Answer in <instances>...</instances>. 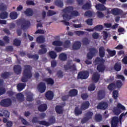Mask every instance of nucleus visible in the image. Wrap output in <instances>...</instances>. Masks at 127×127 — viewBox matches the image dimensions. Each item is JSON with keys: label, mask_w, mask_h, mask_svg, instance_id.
Instances as JSON below:
<instances>
[{"label": "nucleus", "mask_w": 127, "mask_h": 127, "mask_svg": "<svg viewBox=\"0 0 127 127\" xmlns=\"http://www.w3.org/2000/svg\"><path fill=\"white\" fill-rule=\"evenodd\" d=\"M13 42V44L15 46H20V44H21V41L16 38L14 39Z\"/></svg>", "instance_id": "obj_38"}, {"label": "nucleus", "mask_w": 127, "mask_h": 127, "mask_svg": "<svg viewBox=\"0 0 127 127\" xmlns=\"http://www.w3.org/2000/svg\"><path fill=\"white\" fill-rule=\"evenodd\" d=\"M88 91L90 92H93V91H95L96 90V84L94 83H91L88 87Z\"/></svg>", "instance_id": "obj_44"}, {"label": "nucleus", "mask_w": 127, "mask_h": 127, "mask_svg": "<svg viewBox=\"0 0 127 127\" xmlns=\"http://www.w3.org/2000/svg\"><path fill=\"white\" fill-rule=\"evenodd\" d=\"M116 86L118 89H120V88H122V86H123V82L121 80H118L116 82Z\"/></svg>", "instance_id": "obj_60"}, {"label": "nucleus", "mask_w": 127, "mask_h": 127, "mask_svg": "<svg viewBox=\"0 0 127 127\" xmlns=\"http://www.w3.org/2000/svg\"><path fill=\"white\" fill-rule=\"evenodd\" d=\"M107 65H105L104 63L99 64L97 66V70L98 72L101 73H104L105 70H107Z\"/></svg>", "instance_id": "obj_11"}, {"label": "nucleus", "mask_w": 127, "mask_h": 127, "mask_svg": "<svg viewBox=\"0 0 127 127\" xmlns=\"http://www.w3.org/2000/svg\"><path fill=\"white\" fill-rule=\"evenodd\" d=\"M106 97V90H100L97 92V99L99 100H103Z\"/></svg>", "instance_id": "obj_13"}, {"label": "nucleus", "mask_w": 127, "mask_h": 127, "mask_svg": "<svg viewBox=\"0 0 127 127\" xmlns=\"http://www.w3.org/2000/svg\"><path fill=\"white\" fill-rule=\"evenodd\" d=\"M10 76V73L9 72L5 71L1 74L0 77L2 79H8Z\"/></svg>", "instance_id": "obj_33"}, {"label": "nucleus", "mask_w": 127, "mask_h": 127, "mask_svg": "<svg viewBox=\"0 0 127 127\" xmlns=\"http://www.w3.org/2000/svg\"><path fill=\"white\" fill-rule=\"evenodd\" d=\"M91 7V3L87 2L82 6V9L86 10V9H90Z\"/></svg>", "instance_id": "obj_39"}, {"label": "nucleus", "mask_w": 127, "mask_h": 127, "mask_svg": "<svg viewBox=\"0 0 127 127\" xmlns=\"http://www.w3.org/2000/svg\"><path fill=\"white\" fill-rule=\"evenodd\" d=\"M49 54L52 59H55L57 57V54L53 51H50Z\"/></svg>", "instance_id": "obj_41"}, {"label": "nucleus", "mask_w": 127, "mask_h": 127, "mask_svg": "<svg viewBox=\"0 0 127 127\" xmlns=\"http://www.w3.org/2000/svg\"><path fill=\"white\" fill-rule=\"evenodd\" d=\"M78 95V90L76 89L70 90L68 92V96L69 97H76Z\"/></svg>", "instance_id": "obj_25"}, {"label": "nucleus", "mask_w": 127, "mask_h": 127, "mask_svg": "<svg viewBox=\"0 0 127 127\" xmlns=\"http://www.w3.org/2000/svg\"><path fill=\"white\" fill-rule=\"evenodd\" d=\"M39 124H40V125H42V126H45L46 127H49V126H51V124L49 122L45 121H39Z\"/></svg>", "instance_id": "obj_46"}, {"label": "nucleus", "mask_w": 127, "mask_h": 127, "mask_svg": "<svg viewBox=\"0 0 127 127\" xmlns=\"http://www.w3.org/2000/svg\"><path fill=\"white\" fill-rule=\"evenodd\" d=\"M114 69L117 72H119L122 69V64L121 63H116L114 65Z\"/></svg>", "instance_id": "obj_35"}, {"label": "nucleus", "mask_w": 127, "mask_h": 127, "mask_svg": "<svg viewBox=\"0 0 127 127\" xmlns=\"http://www.w3.org/2000/svg\"><path fill=\"white\" fill-rule=\"evenodd\" d=\"M73 10H74V7L73 6H68L63 9V11L64 14L63 15V17L64 19L65 20H70V19H71L72 15H69L68 13H70L71 14Z\"/></svg>", "instance_id": "obj_2"}, {"label": "nucleus", "mask_w": 127, "mask_h": 127, "mask_svg": "<svg viewBox=\"0 0 127 127\" xmlns=\"http://www.w3.org/2000/svg\"><path fill=\"white\" fill-rule=\"evenodd\" d=\"M57 75L58 76V78L60 79L61 78H63V76H64V73H63L62 70H59L57 72Z\"/></svg>", "instance_id": "obj_53"}, {"label": "nucleus", "mask_w": 127, "mask_h": 127, "mask_svg": "<svg viewBox=\"0 0 127 127\" xmlns=\"http://www.w3.org/2000/svg\"><path fill=\"white\" fill-rule=\"evenodd\" d=\"M90 106V102L89 101H85L82 103L81 106V110L85 111V110H87L88 108H89Z\"/></svg>", "instance_id": "obj_26"}, {"label": "nucleus", "mask_w": 127, "mask_h": 127, "mask_svg": "<svg viewBox=\"0 0 127 127\" xmlns=\"http://www.w3.org/2000/svg\"><path fill=\"white\" fill-rule=\"evenodd\" d=\"M54 3L58 7H63L64 6V3L61 0H55Z\"/></svg>", "instance_id": "obj_28"}, {"label": "nucleus", "mask_w": 127, "mask_h": 127, "mask_svg": "<svg viewBox=\"0 0 127 127\" xmlns=\"http://www.w3.org/2000/svg\"><path fill=\"white\" fill-rule=\"evenodd\" d=\"M53 45H54V46H62L63 45V42L60 41H54L53 42Z\"/></svg>", "instance_id": "obj_43"}, {"label": "nucleus", "mask_w": 127, "mask_h": 127, "mask_svg": "<svg viewBox=\"0 0 127 127\" xmlns=\"http://www.w3.org/2000/svg\"><path fill=\"white\" fill-rule=\"evenodd\" d=\"M70 14L71 16H78L79 15V12H78V11L74 10L71 12V13Z\"/></svg>", "instance_id": "obj_62"}, {"label": "nucleus", "mask_w": 127, "mask_h": 127, "mask_svg": "<svg viewBox=\"0 0 127 127\" xmlns=\"http://www.w3.org/2000/svg\"><path fill=\"white\" fill-rule=\"evenodd\" d=\"M43 81L46 82L48 85L53 86L54 85V79L51 77L44 78Z\"/></svg>", "instance_id": "obj_19"}, {"label": "nucleus", "mask_w": 127, "mask_h": 127, "mask_svg": "<svg viewBox=\"0 0 127 127\" xmlns=\"http://www.w3.org/2000/svg\"><path fill=\"white\" fill-rule=\"evenodd\" d=\"M7 94L10 97H13V96H16V95L15 92L10 90L7 92Z\"/></svg>", "instance_id": "obj_58"}, {"label": "nucleus", "mask_w": 127, "mask_h": 127, "mask_svg": "<svg viewBox=\"0 0 127 127\" xmlns=\"http://www.w3.org/2000/svg\"><path fill=\"white\" fill-rule=\"evenodd\" d=\"M22 68H21V66L17 64L15 65L13 67V71L15 74L17 75H19V74H21V70Z\"/></svg>", "instance_id": "obj_17"}, {"label": "nucleus", "mask_w": 127, "mask_h": 127, "mask_svg": "<svg viewBox=\"0 0 127 127\" xmlns=\"http://www.w3.org/2000/svg\"><path fill=\"white\" fill-rule=\"evenodd\" d=\"M71 44V42L69 40H66L63 44L64 48H68Z\"/></svg>", "instance_id": "obj_51"}, {"label": "nucleus", "mask_w": 127, "mask_h": 127, "mask_svg": "<svg viewBox=\"0 0 127 127\" xmlns=\"http://www.w3.org/2000/svg\"><path fill=\"white\" fill-rule=\"evenodd\" d=\"M89 73L87 70L79 71L78 73L77 78L80 80H86L89 77Z\"/></svg>", "instance_id": "obj_7"}, {"label": "nucleus", "mask_w": 127, "mask_h": 127, "mask_svg": "<svg viewBox=\"0 0 127 127\" xmlns=\"http://www.w3.org/2000/svg\"><path fill=\"white\" fill-rule=\"evenodd\" d=\"M12 104V101H11L10 98L4 99L0 102V105L4 108H8V107H10Z\"/></svg>", "instance_id": "obj_6"}, {"label": "nucleus", "mask_w": 127, "mask_h": 127, "mask_svg": "<svg viewBox=\"0 0 127 127\" xmlns=\"http://www.w3.org/2000/svg\"><path fill=\"white\" fill-rule=\"evenodd\" d=\"M26 100L28 102H32V101H33V96H32V94L27 95Z\"/></svg>", "instance_id": "obj_57"}, {"label": "nucleus", "mask_w": 127, "mask_h": 127, "mask_svg": "<svg viewBox=\"0 0 127 127\" xmlns=\"http://www.w3.org/2000/svg\"><path fill=\"white\" fill-rule=\"evenodd\" d=\"M104 27L102 25H98L94 27V29L97 31L102 30Z\"/></svg>", "instance_id": "obj_63"}, {"label": "nucleus", "mask_w": 127, "mask_h": 127, "mask_svg": "<svg viewBox=\"0 0 127 127\" xmlns=\"http://www.w3.org/2000/svg\"><path fill=\"white\" fill-rule=\"evenodd\" d=\"M92 80L95 83L99 82V80H100V74L98 72H95L93 73Z\"/></svg>", "instance_id": "obj_22"}, {"label": "nucleus", "mask_w": 127, "mask_h": 127, "mask_svg": "<svg viewBox=\"0 0 127 127\" xmlns=\"http://www.w3.org/2000/svg\"><path fill=\"white\" fill-rule=\"evenodd\" d=\"M26 86V84L20 83L17 85V89L19 92H20L23 90Z\"/></svg>", "instance_id": "obj_29"}, {"label": "nucleus", "mask_w": 127, "mask_h": 127, "mask_svg": "<svg viewBox=\"0 0 127 127\" xmlns=\"http://www.w3.org/2000/svg\"><path fill=\"white\" fill-rule=\"evenodd\" d=\"M55 111L59 115H62L64 113L63 107L60 105H57L55 107Z\"/></svg>", "instance_id": "obj_21"}, {"label": "nucleus", "mask_w": 127, "mask_h": 127, "mask_svg": "<svg viewBox=\"0 0 127 127\" xmlns=\"http://www.w3.org/2000/svg\"><path fill=\"white\" fill-rule=\"evenodd\" d=\"M96 14L98 18H103V17L105 16V15L103 14V12H101L100 11H97L96 12Z\"/></svg>", "instance_id": "obj_55"}, {"label": "nucleus", "mask_w": 127, "mask_h": 127, "mask_svg": "<svg viewBox=\"0 0 127 127\" xmlns=\"http://www.w3.org/2000/svg\"><path fill=\"white\" fill-rule=\"evenodd\" d=\"M113 97L115 100H117L119 98V91L118 90H114L113 92Z\"/></svg>", "instance_id": "obj_52"}, {"label": "nucleus", "mask_w": 127, "mask_h": 127, "mask_svg": "<svg viewBox=\"0 0 127 127\" xmlns=\"http://www.w3.org/2000/svg\"><path fill=\"white\" fill-rule=\"evenodd\" d=\"M119 123H120V119L119 117L115 116L113 117L111 121V127H119Z\"/></svg>", "instance_id": "obj_10"}, {"label": "nucleus", "mask_w": 127, "mask_h": 127, "mask_svg": "<svg viewBox=\"0 0 127 127\" xmlns=\"http://www.w3.org/2000/svg\"><path fill=\"white\" fill-rule=\"evenodd\" d=\"M81 45H82L81 42L75 41L72 44V48L73 50H79L81 48Z\"/></svg>", "instance_id": "obj_15"}, {"label": "nucleus", "mask_w": 127, "mask_h": 127, "mask_svg": "<svg viewBox=\"0 0 127 127\" xmlns=\"http://www.w3.org/2000/svg\"><path fill=\"white\" fill-rule=\"evenodd\" d=\"M64 68L65 71L70 70V72H73L74 71H77V67L75 64H72V62L68 61L66 64L64 65Z\"/></svg>", "instance_id": "obj_4"}, {"label": "nucleus", "mask_w": 127, "mask_h": 127, "mask_svg": "<svg viewBox=\"0 0 127 127\" xmlns=\"http://www.w3.org/2000/svg\"><path fill=\"white\" fill-rule=\"evenodd\" d=\"M82 112L79 109L78 107H76L74 109V114L75 116H80L81 115Z\"/></svg>", "instance_id": "obj_40"}, {"label": "nucleus", "mask_w": 127, "mask_h": 127, "mask_svg": "<svg viewBox=\"0 0 127 127\" xmlns=\"http://www.w3.org/2000/svg\"><path fill=\"white\" fill-rule=\"evenodd\" d=\"M46 47V46L44 44L40 45V48H41V49L38 51V53L39 55H43V54H45L47 52V49Z\"/></svg>", "instance_id": "obj_14"}, {"label": "nucleus", "mask_w": 127, "mask_h": 127, "mask_svg": "<svg viewBox=\"0 0 127 127\" xmlns=\"http://www.w3.org/2000/svg\"><path fill=\"white\" fill-rule=\"evenodd\" d=\"M89 52L87 55V58L88 60H92L93 57L96 55V53L98 52V50L95 48H90L89 49Z\"/></svg>", "instance_id": "obj_8"}, {"label": "nucleus", "mask_w": 127, "mask_h": 127, "mask_svg": "<svg viewBox=\"0 0 127 127\" xmlns=\"http://www.w3.org/2000/svg\"><path fill=\"white\" fill-rule=\"evenodd\" d=\"M93 115H94L93 112L91 111H88L86 114H85V116H86V118L89 120H91V119H92V117H93Z\"/></svg>", "instance_id": "obj_49"}, {"label": "nucleus", "mask_w": 127, "mask_h": 127, "mask_svg": "<svg viewBox=\"0 0 127 127\" xmlns=\"http://www.w3.org/2000/svg\"><path fill=\"white\" fill-rule=\"evenodd\" d=\"M6 10V6L3 5V3H0V10L1 11H4Z\"/></svg>", "instance_id": "obj_56"}, {"label": "nucleus", "mask_w": 127, "mask_h": 127, "mask_svg": "<svg viewBox=\"0 0 127 127\" xmlns=\"http://www.w3.org/2000/svg\"><path fill=\"white\" fill-rule=\"evenodd\" d=\"M116 88V84L114 83H111L108 86V89L109 91H113Z\"/></svg>", "instance_id": "obj_48"}, {"label": "nucleus", "mask_w": 127, "mask_h": 127, "mask_svg": "<svg viewBox=\"0 0 127 127\" xmlns=\"http://www.w3.org/2000/svg\"><path fill=\"white\" fill-rule=\"evenodd\" d=\"M108 108V103L107 102H100L97 106V109L99 110H106Z\"/></svg>", "instance_id": "obj_20"}, {"label": "nucleus", "mask_w": 127, "mask_h": 127, "mask_svg": "<svg viewBox=\"0 0 127 127\" xmlns=\"http://www.w3.org/2000/svg\"><path fill=\"white\" fill-rule=\"evenodd\" d=\"M38 110L39 112H45L47 110V105L46 104L40 105L38 107Z\"/></svg>", "instance_id": "obj_24"}, {"label": "nucleus", "mask_w": 127, "mask_h": 127, "mask_svg": "<svg viewBox=\"0 0 127 127\" xmlns=\"http://www.w3.org/2000/svg\"><path fill=\"white\" fill-rule=\"evenodd\" d=\"M3 40L5 43H9V37L7 36H4L3 38Z\"/></svg>", "instance_id": "obj_64"}, {"label": "nucleus", "mask_w": 127, "mask_h": 127, "mask_svg": "<svg viewBox=\"0 0 127 127\" xmlns=\"http://www.w3.org/2000/svg\"><path fill=\"white\" fill-rule=\"evenodd\" d=\"M122 111H126V107L122 105L121 103H118L117 104V108L114 109V113L116 116H119Z\"/></svg>", "instance_id": "obj_9"}, {"label": "nucleus", "mask_w": 127, "mask_h": 127, "mask_svg": "<svg viewBox=\"0 0 127 127\" xmlns=\"http://www.w3.org/2000/svg\"><path fill=\"white\" fill-rule=\"evenodd\" d=\"M45 97L47 100H53V98H54V93H53V92L52 91L49 90L46 93Z\"/></svg>", "instance_id": "obj_18"}, {"label": "nucleus", "mask_w": 127, "mask_h": 127, "mask_svg": "<svg viewBox=\"0 0 127 127\" xmlns=\"http://www.w3.org/2000/svg\"><path fill=\"white\" fill-rule=\"evenodd\" d=\"M24 13H25L27 16H32V15H33V10L30 8H28L24 12Z\"/></svg>", "instance_id": "obj_27"}, {"label": "nucleus", "mask_w": 127, "mask_h": 127, "mask_svg": "<svg viewBox=\"0 0 127 127\" xmlns=\"http://www.w3.org/2000/svg\"><path fill=\"white\" fill-rule=\"evenodd\" d=\"M8 17V13L6 11L2 12L0 13V18L1 19H6Z\"/></svg>", "instance_id": "obj_34"}, {"label": "nucleus", "mask_w": 127, "mask_h": 127, "mask_svg": "<svg viewBox=\"0 0 127 127\" xmlns=\"http://www.w3.org/2000/svg\"><path fill=\"white\" fill-rule=\"evenodd\" d=\"M82 43L83 45H88V44H90V40L87 38H84L82 40Z\"/></svg>", "instance_id": "obj_54"}, {"label": "nucleus", "mask_w": 127, "mask_h": 127, "mask_svg": "<svg viewBox=\"0 0 127 127\" xmlns=\"http://www.w3.org/2000/svg\"><path fill=\"white\" fill-rule=\"evenodd\" d=\"M38 89L40 92L44 93L46 91V84L45 82H40L38 85Z\"/></svg>", "instance_id": "obj_12"}, {"label": "nucleus", "mask_w": 127, "mask_h": 127, "mask_svg": "<svg viewBox=\"0 0 127 127\" xmlns=\"http://www.w3.org/2000/svg\"><path fill=\"white\" fill-rule=\"evenodd\" d=\"M84 16L87 17H92L93 16V12L91 10H88L84 13Z\"/></svg>", "instance_id": "obj_50"}, {"label": "nucleus", "mask_w": 127, "mask_h": 127, "mask_svg": "<svg viewBox=\"0 0 127 127\" xmlns=\"http://www.w3.org/2000/svg\"><path fill=\"white\" fill-rule=\"evenodd\" d=\"M36 41L37 43H44L45 42V38L43 36H39L37 37Z\"/></svg>", "instance_id": "obj_31"}, {"label": "nucleus", "mask_w": 127, "mask_h": 127, "mask_svg": "<svg viewBox=\"0 0 127 127\" xmlns=\"http://www.w3.org/2000/svg\"><path fill=\"white\" fill-rule=\"evenodd\" d=\"M49 123L51 124V125L52 124H55V117H54V116H51L49 120Z\"/></svg>", "instance_id": "obj_59"}, {"label": "nucleus", "mask_w": 127, "mask_h": 127, "mask_svg": "<svg viewBox=\"0 0 127 127\" xmlns=\"http://www.w3.org/2000/svg\"><path fill=\"white\" fill-rule=\"evenodd\" d=\"M102 115L101 114H96L95 117V121L97 123H100L102 121Z\"/></svg>", "instance_id": "obj_42"}, {"label": "nucleus", "mask_w": 127, "mask_h": 127, "mask_svg": "<svg viewBox=\"0 0 127 127\" xmlns=\"http://www.w3.org/2000/svg\"><path fill=\"white\" fill-rule=\"evenodd\" d=\"M81 97L82 99V100H87L88 98L89 97V95L87 93H83L81 95Z\"/></svg>", "instance_id": "obj_61"}, {"label": "nucleus", "mask_w": 127, "mask_h": 127, "mask_svg": "<svg viewBox=\"0 0 127 127\" xmlns=\"http://www.w3.org/2000/svg\"><path fill=\"white\" fill-rule=\"evenodd\" d=\"M31 78H32L31 66L30 65L26 64L24 66L23 76L21 78V81L23 83H26L28 81V79H31Z\"/></svg>", "instance_id": "obj_1"}, {"label": "nucleus", "mask_w": 127, "mask_h": 127, "mask_svg": "<svg viewBox=\"0 0 127 127\" xmlns=\"http://www.w3.org/2000/svg\"><path fill=\"white\" fill-rule=\"evenodd\" d=\"M16 98L19 101H24V95L22 93H19L16 94Z\"/></svg>", "instance_id": "obj_36"}, {"label": "nucleus", "mask_w": 127, "mask_h": 127, "mask_svg": "<svg viewBox=\"0 0 127 127\" xmlns=\"http://www.w3.org/2000/svg\"><path fill=\"white\" fill-rule=\"evenodd\" d=\"M27 57L30 59H33L34 60H38V59H39V56L37 54L32 55L31 54H28Z\"/></svg>", "instance_id": "obj_30"}, {"label": "nucleus", "mask_w": 127, "mask_h": 127, "mask_svg": "<svg viewBox=\"0 0 127 127\" xmlns=\"http://www.w3.org/2000/svg\"><path fill=\"white\" fill-rule=\"evenodd\" d=\"M59 58L61 61H66L67 60V55L62 53L59 55Z\"/></svg>", "instance_id": "obj_32"}, {"label": "nucleus", "mask_w": 127, "mask_h": 127, "mask_svg": "<svg viewBox=\"0 0 127 127\" xmlns=\"http://www.w3.org/2000/svg\"><path fill=\"white\" fill-rule=\"evenodd\" d=\"M11 19H16L17 18V13L15 11H12L10 13Z\"/></svg>", "instance_id": "obj_37"}, {"label": "nucleus", "mask_w": 127, "mask_h": 127, "mask_svg": "<svg viewBox=\"0 0 127 127\" xmlns=\"http://www.w3.org/2000/svg\"><path fill=\"white\" fill-rule=\"evenodd\" d=\"M106 50H105V48L103 46L100 47L99 49V57H97L95 59V62L96 63H100V62H102V63H104L105 62V60H104L103 58L105 57V55L106 54L105 52Z\"/></svg>", "instance_id": "obj_3"}, {"label": "nucleus", "mask_w": 127, "mask_h": 127, "mask_svg": "<svg viewBox=\"0 0 127 127\" xmlns=\"http://www.w3.org/2000/svg\"><path fill=\"white\" fill-rule=\"evenodd\" d=\"M2 114L3 116L5 117V118H9V112L7 110H3L1 111Z\"/></svg>", "instance_id": "obj_45"}, {"label": "nucleus", "mask_w": 127, "mask_h": 127, "mask_svg": "<svg viewBox=\"0 0 127 127\" xmlns=\"http://www.w3.org/2000/svg\"><path fill=\"white\" fill-rule=\"evenodd\" d=\"M111 12L114 15H120L124 13V11L121 9L115 8L112 9Z\"/></svg>", "instance_id": "obj_16"}, {"label": "nucleus", "mask_w": 127, "mask_h": 127, "mask_svg": "<svg viewBox=\"0 0 127 127\" xmlns=\"http://www.w3.org/2000/svg\"><path fill=\"white\" fill-rule=\"evenodd\" d=\"M107 51L108 53V54L111 56V57H113V56H115L116 55V51H112L109 49H107Z\"/></svg>", "instance_id": "obj_47"}, {"label": "nucleus", "mask_w": 127, "mask_h": 127, "mask_svg": "<svg viewBox=\"0 0 127 127\" xmlns=\"http://www.w3.org/2000/svg\"><path fill=\"white\" fill-rule=\"evenodd\" d=\"M95 7L97 10H100V11H103L104 10H106L107 9V8L105 5L103 4H97L95 5Z\"/></svg>", "instance_id": "obj_23"}, {"label": "nucleus", "mask_w": 127, "mask_h": 127, "mask_svg": "<svg viewBox=\"0 0 127 127\" xmlns=\"http://www.w3.org/2000/svg\"><path fill=\"white\" fill-rule=\"evenodd\" d=\"M19 22L20 23L21 28V29H23V30L27 29V28L31 25L30 21L28 20L21 19L19 20Z\"/></svg>", "instance_id": "obj_5"}]
</instances>
